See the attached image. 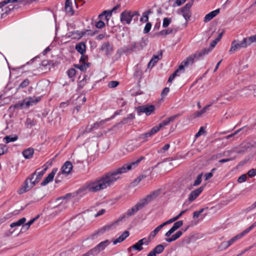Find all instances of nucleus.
Instances as JSON below:
<instances>
[{"label":"nucleus","mask_w":256,"mask_h":256,"mask_svg":"<svg viewBox=\"0 0 256 256\" xmlns=\"http://www.w3.org/2000/svg\"><path fill=\"white\" fill-rule=\"evenodd\" d=\"M136 72L137 75H140L142 74V66L141 64H137L136 66Z\"/></svg>","instance_id":"50"},{"label":"nucleus","mask_w":256,"mask_h":256,"mask_svg":"<svg viewBox=\"0 0 256 256\" xmlns=\"http://www.w3.org/2000/svg\"><path fill=\"white\" fill-rule=\"evenodd\" d=\"M34 153V149L32 148H28V149L24 150L22 152V155L25 158L28 159L32 158Z\"/></svg>","instance_id":"29"},{"label":"nucleus","mask_w":256,"mask_h":256,"mask_svg":"<svg viewBox=\"0 0 256 256\" xmlns=\"http://www.w3.org/2000/svg\"><path fill=\"white\" fill-rule=\"evenodd\" d=\"M144 206V205L140 200L134 206L127 210L126 214L128 216H132L138 210H142Z\"/></svg>","instance_id":"10"},{"label":"nucleus","mask_w":256,"mask_h":256,"mask_svg":"<svg viewBox=\"0 0 256 256\" xmlns=\"http://www.w3.org/2000/svg\"><path fill=\"white\" fill-rule=\"evenodd\" d=\"M162 228L161 226H158L154 230L150 232L148 236L146 238L150 242H151L152 240L156 236Z\"/></svg>","instance_id":"27"},{"label":"nucleus","mask_w":256,"mask_h":256,"mask_svg":"<svg viewBox=\"0 0 256 256\" xmlns=\"http://www.w3.org/2000/svg\"><path fill=\"white\" fill-rule=\"evenodd\" d=\"M247 174L248 176L252 178L256 175V170L252 168L248 171Z\"/></svg>","instance_id":"56"},{"label":"nucleus","mask_w":256,"mask_h":256,"mask_svg":"<svg viewBox=\"0 0 256 256\" xmlns=\"http://www.w3.org/2000/svg\"><path fill=\"white\" fill-rule=\"evenodd\" d=\"M155 107L153 105L140 106L137 108L138 114L145 113L147 116L151 114L154 110Z\"/></svg>","instance_id":"11"},{"label":"nucleus","mask_w":256,"mask_h":256,"mask_svg":"<svg viewBox=\"0 0 256 256\" xmlns=\"http://www.w3.org/2000/svg\"><path fill=\"white\" fill-rule=\"evenodd\" d=\"M129 232L128 230H125L118 238L113 241V244H116L118 243L123 242L129 236Z\"/></svg>","instance_id":"25"},{"label":"nucleus","mask_w":256,"mask_h":256,"mask_svg":"<svg viewBox=\"0 0 256 256\" xmlns=\"http://www.w3.org/2000/svg\"><path fill=\"white\" fill-rule=\"evenodd\" d=\"M248 46L246 42V40H242L240 42L238 43L236 40H234L232 42L231 48L229 50L230 53H233L238 50L242 48H245Z\"/></svg>","instance_id":"8"},{"label":"nucleus","mask_w":256,"mask_h":256,"mask_svg":"<svg viewBox=\"0 0 256 256\" xmlns=\"http://www.w3.org/2000/svg\"><path fill=\"white\" fill-rule=\"evenodd\" d=\"M246 180V176L245 174L241 175L238 180V182L239 183H242L245 182Z\"/></svg>","instance_id":"58"},{"label":"nucleus","mask_w":256,"mask_h":256,"mask_svg":"<svg viewBox=\"0 0 256 256\" xmlns=\"http://www.w3.org/2000/svg\"><path fill=\"white\" fill-rule=\"evenodd\" d=\"M75 48L78 52L82 55L86 52V46L84 42H80L76 44Z\"/></svg>","instance_id":"26"},{"label":"nucleus","mask_w":256,"mask_h":256,"mask_svg":"<svg viewBox=\"0 0 256 256\" xmlns=\"http://www.w3.org/2000/svg\"><path fill=\"white\" fill-rule=\"evenodd\" d=\"M58 170V169L57 168H53L52 172L50 174H49L46 178H44V180L42 182L41 184L42 186H46L47 184H48L50 182H52Z\"/></svg>","instance_id":"17"},{"label":"nucleus","mask_w":256,"mask_h":256,"mask_svg":"<svg viewBox=\"0 0 256 256\" xmlns=\"http://www.w3.org/2000/svg\"><path fill=\"white\" fill-rule=\"evenodd\" d=\"M182 232L180 230H179L175 234H173L170 238H166V240L168 242H171L178 239L182 236Z\"/></svg>","instance_id":"30"},{"label":"nucleus","mask_w":256,"mask_h":256,"mask_svg":"<svg viewBox=\"0 0 256 256\" xmlns=\"http://www.w3.org/2000/svg\"><path fill=\"white\" fill-rule=\"evenodd\" d=\"M8 150L6 145L0 144V156L4 154Z\"/></svg>","instance_id":"46"},{"label":"nucleus","mask_w":256,"mask_h":256,"mask_svg":"<svg viewBox=\"0 0 256 256\" xmlns=\"http://www.w3.org/2000/svg\"><path fill=\"white\" fill-rule=\"evenodd\" d=\"M119 84V82L118 81H110L108 84V86L110 88H114L116 87Z\"/></svg>","instance_id":"49"},{"label":"nucleus","mask_w":256,"mask_h":256,"mask_svg":"<svg viewBox=\"0 0 256 256\" xmlns=\"http://www.w3.org/2000/svg\"><path fill=\"white\" fill-rule=\"evenodd\" d=\"M176 32V30L175 29L168 28L167 30H161L160 32V34L162 36H166L168 34H172L173 32Z\"/></svg>","instance_id":"40"},{"label":"nucleus","mask_w":256,"mask_h":256,"mask_svg":"<svg viewBox=\"0 0 256 256\" xmlns=\"http://www.w3.org/2000/svg\"><path fill=\"white\" fill-rule=\"evenodd\" d=\"M90 64L86 62H82L80 64L75 65V67L82 71H85L89 67Z\"/></svg>","instance_id":"35"},{"label":"nucleus","mask_w":256,"mask_h":256,"mask_svg":"<svg viewBox=\"0 0 256 256\" xmlns=\"http://www.w3.org/2000/svg\"><path fill=\"white\" fill-rule=\"evenodd\" d=\"M229 246H230V245H229L228 243V242L227 241H226V242H222L220 246V248L222 250H224L226 249Z\"/></svg>","instance_id":"52"},{"label":"nucleus","mask_w":256,"mask_h":256,"mask_svg":"<svg viewBox=\"0 0 256 256\" xmlns=\"http://www.w3.org/2000/svg\"><path fill=\"white\" fill-rule=\"evenodd\" d=\"M255 226H256V221L254 222L250 226L244 230L240 234L236 235L234 237H233L230 240H228V243L230 246L232 245L233 243L236 242L239 239L242 238L244 236L248 234L252 230Z\"/></svg>","instance_id":"3"},{"label":"nucleus","mask_w":256,"mask_h":256,"mask_svg":"<svg viewBox=\"0 0 256 256\" xmlns=\"http://www.w3.org/2000/svg\"><path fill=\"white\" fill-rule=\"evenodd\" d=\"M170 92L168 88H165L162 92L161 95L162 97L166 96Z\"/></svg>","instance_id":"59"},{"label":"nucleus","mask_w":256,"mask_h":256,"mask_svg":"<svg viewBox=\"0 0 256 256\" xmlns=\"http://www.w3.org/2000/svg\"><path fill=\"white\" fill-rule=\"evenodd\" d=\"M244 40H246V42L248 46L252 42H256V34L248 38H244Z\"/></svg>","instance_id":"39"},{"label":"nucleus","mask_w":256,"mask_h":256,"mask_svg":"<svg viewBox=\"0 0 256 256\" xmlns=\"http://www.w3.org/2000/svg\"><path fill=\"white\" fill-rule=\"evenodd\" d=\"M151 28H152V24L150 22H148L144 26V34L148 33L150 31Z\"/></svg>","instance_id":"51"},{"label":"nucleus","mask_w":256,"mask_h":256,"mask_svg":"<svg viewBox=\"0 0 256 256\" xmlns=\"http://www.w3.org/2000/svg\"><path fill=\"white\" fill-rule=\"evenodd\" d=\"M18 138V137L16 136H7L4 138V140H5L6 143L8 144L16 140Z\"/></svg>","instance_id":"38"},{"label":"nucleus","mask_w":256,"mask_h":256,"mask_svg":"<svg viewBox=\"0 0 256 256\" xmlns=\"http://www.w3.org/2000/svg\"><path fill=\"white\" fill-rule=\"evenodd\" d=\"M160 190H154L143 198L140 199V200L144 206H145L149 202L156 199L160 195Z\"/></svg>","instance_id":"5"},{"label":"nucleus","mask_w":256,"mask_h":256,"mask_svg":"<svg viewBox=\"0 0 256 256\" xmlns=\"http://www.w3.org/2000/svg\"><path fill=\"white\" fill-rule=\"evenodd\" d=\"M220 12V10L217 9L214 11L210 12L206 14L204 18V21L205 22H207L212 20L214 16H216Z\"/></svg>","instance_id":"24"},{"label":"nucleus","mask_w":256,"mask_h":256,"mask_svg":"<svg viewBox=\"0 0 256 256\" xmlns=\"http://www.w3.org/2000/svg\"><path fill=\"white\" fill-rule=\"evenodd\" d=\"M193 2L192 1H191L190 2L187 3L180 10L181 14L186 21L189 20L191 17L192 14L190 12V8Z\"/></svg>","instance_id":"7"},{"label":"nucleus","mask_w":256,"mask_h":256,"mask_svg":"<svg viewBox=\"0 0 256 256\" xmlns=\"http://www.w3.org/2000/svg\"><path fill=\"white\" fill-rule=\"evenodd\" d=\"M39 218V216L38 215L34 218L30 220L28 222L24 224L22 226V228L24 230H27L29 229L30 226Z\"/></svg>","instance_id":"33"},{"label":"nucleus","mask_w":256,"mask_h":256,"mask_svg":"<svg viewBox=\"0 0 256 256\" xmlns=\"http://www.w3.org/2000/svg\"><path fill=\"white\" fill-rule=\"evenodd\" d=\"M194 58L192 55L188 56L186 59L183 60L181 64L178 66L179 70L182 71V72H184V68L188 67L190 65H192L194 62Z\"/></svg>","instance_id":"13"},{"label":"nucleus","mask_w":256,"mask_h":256,"mask_svg":"<svg viewBox=\"0 0 256 256\" xmlns=\"http://www.w3.org/2000/svg\"><path fill=\"white\" fill-rule=\"evenodd\" d=\"M204 133H205L204 128V127L202 126L200 128L198 132L196 134L195 137L196 138H198Z\"/></svg>","instance_id":"54"},{"label":"nucleus","mask_w":256,"mask_h":256,"mask_svg":"<svg viewBox=\"0 0 256 256\" xmlns=\"http://www.w3.org/2000/svg\"><path fill=\"white\" fill-rule=\"evenodd\" d=\"M105 122V120H102L100 122H98L94 123L92 125L90 128H87L85 130L86 132H90L92 130L94 129L98 128L100 126L102 125Z\"/></svg>","instance_id":"28"},{"label":"nucleus","mask_w":256,"mask_h":256,"mask_svg":"<svg viewBox=\"0 0 256 256\" xmlns=\"http://www.w3.org/2000/svg\"><path fill=\"white\" fill-rule=\"evenodd\" d=\"M211 50L212 48H205L201 50L196 52L194 54H192V56H194V58L199 59L205 55L208 54V52L211 51Z\"/></svg>","instance_id":"22"},{"label":"nucleus","mask_w":256,"mask_h":256,"mask_svg":"<svg viewBox=\"0 0 256 256\" xmlns=\"http://www.w3.org/2000/svg\"><path fill=\"white\" fill-rule=\"evenodd\" d=\"M210 105H208L206 106L203 108L200 111L196 112L194 114V117H199L201 116L202 114H204L206 110L208 109V108L210 107Z\"/></svg>","instance_id":"37"},{"label":"nucleus","mask_w":256,"mask_h":256,"mask_svg":"<svg viewBox=\"0 0 256 256\" xmlns=\"http://www.w3.org/2000/svg\"><path fill=\"white\" fill-rule=\"evenodd\" d=\"M171 22V18H164L162 22V26L164 28H166L168 26Z\"/></svg>","instance_id":"45"},{"label":"nucleus","mask_w":256,"mask_h":256,"mask_svg":"<svg viewBox=\"0 0 256 256\" xmlns=\"http://www.w3.org/2000/svg\"><path fill=\"white\" fill-rule=\"evenodd\" d=\"M30 84V81L28 78L24 80L19 85L18 88H24L28 86Z\"/></svg>","instance_id":"43"},{"label":"nucleus","mask_w":256,"mask_h":256,"mask_svg":"<svg viewBox=\"0 0 256 256\" xmlns=\"http://www.w3.org/2000/svg\"><path fill=\"white\" fill-rule=\"evenodd\" d=\"M204 210V208H202L200 210L194 212L193 214V218H198Z\"/></svg>","instance_id":"55"},{"label":"nucleus","mask_w":256,"mask_h":256,"mask_svg":"<svg viewBox=\"0 0 256 256\" xmlns=\"http://www.w3.org/2000/svg\"><path fill=\"white\" fill-rule=\"evenodd\" d=\"M212 176H213V174L212 172L206 173L204 175L205 180H208V179L210 178Z\"/></svg>","instance_id":"62"},{"label":"nucleus","mask_w":256,"mask_h":256,"mask_svg":"<svg viewBox=\"0 0 256 256\" xmlns=\"http://www.w3.org/2000/svg\"><path fill=\"white\" fill-rule=\"evenodd\" d=\"M106 212V210L104 209H102L100 210L96 214L95 216L98 217V216H100L102 214H103Z\"/></svg>","instance_id":"63"},{"label":"nucleus","mask_w":256,"mask_h":256,"mask_svg":"<svg viewBox=\"0 0 256 256\" xmlns=\"http://www.w3.org/2000/svg\"><path fill=\"white\" fill-rule=\"evenodd\" d=\"M65 11L69 16H72L74 13L72 0H66L65 2Z\"/></svg>","instance_id":"20"},{"label":"nucleus","mask_w":256,"mask_h":256,"mask_svg":"<svg viewBox=\"0 0 256 256\" xmlns=\"http://www.w3.org/2000/svg\"><path fill=\"white\" fill-rule=\"evenodd\" d=\"M144 158V156H141L136 161L124 164L122 166L108 173L99 179L87 184L86 186V190L90 192H96L107 188L118 180L120 174L135 168Z\"/></svg>","instance_id":"1"},{"label":"nucleus","mask_w":256,"mask_h":256,"mask_svg":"<svg viewBox=\"0 0 256 256\" xmlns=\"http://www.w3.org/2000/svg\"><path fill=\"white\" fill-rule=\"evenodd\" d=\"M76 72V71L74 68H70L67 72L68 75L70 78H73L75 76Z\"/></svg>","instance_id":"47"},{"label":"nucleus","mask_w":256,"mask_h":256,"mask_svg":"<svg viewBox=\"0 0 256 256\" xmlns=\"http://www.w3.org/2000/svg\"><path fill=\"white\" fill-rule=\"evenodd\" d=\"M50 66V64L48 60H42L41 62V64L40 65L38 68L42 71L46 70Z\"/></svg>","instance_id":"36"},{"label":"nucleus","mask_w":256,"mask_h":256,"mask_svg":"<svg viewBox=\"0 0 256 256\" xmlns=\"http://www.w3.org/2000/svg\"><path fill=\"white\" fill-rule=\"evenodd\" d=\"M72 169V164L69 162H66L61 168V171L62 174H68L70 173Z\"/></svg>","instance_id":"21"},{"label":"nucleus","mask_w":256,"mask_h":256,"mask_svg":"<svg viewBox=\"0 0 256 256\" xmlns=\"http://www.w3.org/2000/svg\"><path fill=\"white\" fill-rule=\"evenodd\" d=\"M41 100L40 96H30L26 98L23 100L22 102L20 104V106H26L27 107L32 106L37 104Z\"/></svg>","instance_id":"6"},{"label":"nucleus","mask_w":256,"mask_h":256,"mask_svg":"<svg viewBox=\"0 0 256 256\" xmlns=\"http://www.w3.org/2000/svg\"><path fill=\"white\" fill-rule=\"evenodd\" d=\"M202 174L201 173L200 174H199L196 180H194V184H193V186H198L202 182Z\"/></svg>","instance_id":"44"},{"label":"nucleus","mask_w":256,"mask_h":256,"mask_svg":"<svg viewBox=\"0 0 256 256\" xmlns=\"http://www.w3.org/2000/svg\"><path fill=\"white\" fill-rule=\"evenodd\" d=\"M96 256L92 250H90L88 252L82 255V256Z\"/></svg>","instance_id":"60"},{"label":"nucleus","mask_w":256,"mask_h":256,"mask_svg":"<svg viewBox=\"0 0 256 256\" xmlns=\"http://www.w3.org/2000/svg\"><path fill=\"white\" fill-rule=\"evenodd\" d=\"M110 242L108 240L100 242L96 246L92 248L96 255H97L100 251L104 250L109 244Z\"/></svg>","instance_id":"16"},{"label":"nucleus","mask_w":256,"mask_h":256,"mask_svg":"<svg viewBox=\"0 0 256 256\" xmlns=\"http://www.w3.org/2000/svg\"><path fill=\"white\" fill-rule=\"evenodd\" d=\"M106 36V34H100L99 35L97 36L96 37V39L97 40H101L103 39L105 36Z\"/></svg>","instance_id":"64"},{"label":"nucleus","mask_w":256,"mask_h":256,"mask_svg":"<svg viewBox=\"0 0 256 256\" xmlns=\"http://www.w3.org/2000/svg\"><path fill=\"white\" fill-rule=\"evenodd\" d=\"M178 115L172 116L162 122L158 125L154 126V128H157V132H158L161 128L164 126H168L170 122H174L177 118Z\"/></svg>","instance_id":"9"},{"label":"nucleus","mask_w":256,"mask_h":256,"mask_svg":"<svg viewBox=\"0 0 256 256\" xmlns=\"http://www.w3.org/2000/svg\"><path fill=\"white\" fill-rule=\"evenodd\" d=\"M157 132V128H154V126L148 132L140 134L139 138L140 139L142 140L144 142H146L149 140L150 138L152 136Z\"/></svg>","instance_id":"14"},{"label":"nucleus","mask_w":256,"mask_h":256,"mask_svg":"<svg viewBox=\"0 0 256 256\" xmlns=\"http://www.w3.org/2000/svg\"><path fill=\"white\" fill-rule=\"evenodd\" d=\"M138 12L137 11L131 12L126 10L122 12L120 15V20L122 24H130L132 18L136 16H138Z\"/></svg>","instance_id":"2"},{"label":"nucleus","mask_w":256,"mask_h":256,"mask_svg":"<svg viewBox=\"0 0 256 256\" xmlns=\"http://www.w3.org/2000/svg\"><path fill=\"white\" fill-rule=\"evenodd\" d=\"M183 224L182 220H179L176 222L173 226L168 230L165 236L166 237L170 236L173 232L180 228Z\"/></svg>","instance_id":"19"},{"label":"nucleus","mask_w":256,"mask_h":256,"mask_svg":"<svg viewBox=\"0 0 256 256\" xmlns=\"http://www.w3.org/2000/svg\"><path fill=\"white\" fill-rule=\"evenodd\" d=\"M87 83V80L86 78H84L83 79H82L81 80H80L78 83V88H82Z\"/></svg>","instance_id":"48"},{"label":"nucleus","mask_w":256,"mask_h":256,"mask_svg":"<svg viewBox=\"0 0 256 256\" xmlns=\"http://www.w3.org/2000/svg\"><path fill=\"white\" fill-rule=\"evenodd\" d=\"M72 196V194H70V193L67 194H66L64 196H62V197H61V198H59L58 199V200H60V199H62V200L68 199V198H70Z\"/></svg>","instance_id":"61"},{"label":"nucleus","mask_w":256,"mask_h":256,"mask_svg":"<svg viewBox=\"0 0 256 256\" xmlns=\"http://www.w3.org/2000/svg\"><path fill=\"white\" fill-rule=\"evenodd\" d=\"M180 73H182L180 70L178 68L168 78V82H171L176 76H179Z\"/></svg>","instance_id":"42"},{"label":"nucleus","mask_w":256,"mask_h":256,"mask_svg":"<svg viewBox=\"0 0 256 256\" xmlns=\"http://www.w3.org/2000/svg\"><path fill=\"white\" fill-rule=\"evenodd\" d=\"M46 170V168L42 170H40V169L36 170V172L32 174V177L30 178V182L31 183V187H33L36 184L39 182L40 180L45 173Z\"/></svg>","instance_id":"4"},{"label":"nucleus","mask_w":256,"mask_h":256,"mask_svg":"<svg viewBox=\"0 0 256 256\" xmlns=\"http://www.w3.org/2000/svg\"><path fill=\"white\" fill-rule=\"evenodd\" d=\"M164 246L163 245L160 244L156 246L152 250L156 254H161L164 250Z\"/></svg>","instance_id":"41"},{"label":"nucleus","mask_w":256,"mask_h":256,"mask_svg":"<svg viewBox=\"0 0 256 256\" xmlns=\"http://www.w3.org/2000/svg\"><path fill=\"white\" fill-rule=\"evenodd\" d=\"M150 242L147 240L146 238H143L141 240H140L137 242H136L134 244L132 245L130 248L138 251H141L143 250L142 245L145 244L148 246Z\"/></svg>","instance_id":"12"},{"label":"nucleus","mask_w":256,"mask_h":256,"mask_svg":"<svg viewBox=\"0 0 256 256\" xmlns=\"http://www.w3.org/2000/svg\"><path fill=\"white\" fill-rule=\"evenodd\" d=\"M152 13V12L150 10H148L144 12L140 18V21L143 22H146L148 20V16L150 14Z\"/></svg>","instance_id":"32"},{"label":"nucleus","mask_w":256,"mask_h":256,"mask_svg":"<svg viewBox=\"0 0 256 256\" xmlns=\"http://www.w3.org/2000/svg\"><path fill=\"white\" fill-rule=\"evenodd\" d=\"M162 57V54L160 53V55L158 56H154L150 62L148 64V68H152L158 62V61L161 59Z\"/></svg>","instance_id":"23"},{"label":"nucleus","mask_w":256,"mask_h":256,"mask_svg":"<svg viewBox=\"0 0 256 256\" xmlns=\"http://www.w3.org/2000/svg\"><path fill=\"white\" fill-rule=\"evenodd\" d=\"M112 11L110 10H104L102 12V13L100 15V16L102 15H104L106 16V18H107L108 17L111 16L112 14Z\"/></svg>","instance_id":"57"},{"label":"nucleus","mask_w":256,"mask_h":256,"mask_svg":"<svg viewBox=\"0 0 256 256\" xmlns=\"http://www.w3.org/2000/svg\"><path fill=\"white\" fill-rule=\"evenodd\" d=\"M95 26L97 28H102L105 26V24L104 22L99 20L96 22Z\"/></svg>","instance_id":"53"},{"label":"nucleus","mask_w":256,"mask_h":256,"mask_svg":"<svg viewBox=\"0 0 256 256\" xmlns=\"http://www.w3.org/2000/svg\"><path fill=\"white\" fill-rule=\"evenodd\" d=\"M204 189V186H202L192 191L188 195V200L192 202L195 200L200 194L202 192Z\"/></svg>","instance_id":"15"},{"label":"nucleus","mask_w":256,"mask_h":256,"mask_svg":"<svg viewBox=\"0 0 256 256\" xmlns=\"http://www.w3.org/2000/svg\"><path fill=\"white\" fill-rule=\"evenodd\" d=\"M26 222V218H22L16 222H12L10 224V226L11 228H14L15 226H20L21 225L24 224Z\"/></svg>","instance_id":"34"},{"label":"nucleus","mask_w":256,"mask_h":256,"mask_svg":"<svg viewBox=\"0 0 256 256\" xmlns=\"http://www.w3.org/2000/svg\"><path fill=\"white\" fill-rule=\"evenodd\" d=\"M100 50L104 52L106 56L111 55L114 51L113 47L108 42L103 44Z\"/></svg>","instance_id":"18"},{"label":"nucleus","mask_w":256,"mask_h":256,"mask_svg":"<svg viewBox=\"0 0 256 256\" xmlns=\"http://www.w3.org/2000/svg\"><path fill=\"white\" fill-rule=\"evenodd\" d=\"M32 188L31 185L29 186L28 180H26L24 184L18 190V192L19 194H24V192L28 191Z\"/></svg>","instance_id":"31"}]
</instances>
